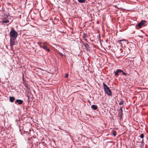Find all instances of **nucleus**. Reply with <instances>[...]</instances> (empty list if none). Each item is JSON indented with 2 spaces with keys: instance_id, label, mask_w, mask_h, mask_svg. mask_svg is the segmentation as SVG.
<instances>
[{
  "instance_id": "nucleus-1",
  "label": "nucleus",
  "mask_w": 148,
  "mask_h": 148,
  "mask_svg": "<svg viewBox=\"0 0 148 148\" xmlns=\"http://www.w3.org/2000/svg\"><path fill=\"white\" fill-rule=\"evenodd\" d=\"M18 35V33L12 28L10 33V38L16 39Z\"/></svg>"
},
{
  "instance_id": "nucleus-2",
  "label": "nucleus",
  "mask_w": 148,
  "mask_h": 148,
  "mask_svg": "<svg viewBox=\"0 0 148 148\" xmlns=\"http://www.w3.org/2000/svg\"><path fill=\"white\" fill-rule=\"evenodd\" d=\"M103 85L104 87V90L105 93L109 96H111L112 92L109 88L104 82L103 83Z\"/></svg>"
},
{
  "instance_id": "nucleus-3",
  "label": "nucleus",
  "mask_w": 148,
  "mask_h": 148,
  "mask_svg": "<svg viewBox=\"0 0 148 148\" xmlns=\"http://www.w3.org/2000/svg\"><path fill=\"white\" fill-rule=\"evenodd\" d=\"M38 45L40 47L44 49L46 51L49 52L50 49L47 48V46L48 45V43L47 42H39L38 43Z\"/></svg>"
},
{
  "instance_id": "nucleus-4",
  "label": "nucleus",
  "mask_w": 148,
  "mask_h": 148,
  "mask_svg": "<svg viewBox=\"0 0 148 148\" xmlns=\"http://www.w3.org/2000/svg\"><path fill=\"white\" fill-rule=\"evenodd\" d=\"M146 23V21L145 20H142L138 24V26L140 28H141L142 26H145V24Z\"/></svg>"
},
{
  "instance_id": "nucleus-5",
  "label": "nucleus",
  "mask_w": 148,
  "mask_h": 148,
  "mask_svg": "<svg viewBox=\"0 0 148 148\" xmlns=\"http://www.w3.org/2000/svg\"><path fill=\"white\" fill-rule=\"evenodd\" d=\"M16 39L13 38H10V44L11 47V49H12L13 48V46L15 44V40Z\"/></svg>"
},
{
  "instance_id": "nucleus-6",
  "label": "nucleus",
  "mask_w": 148,
  "mask_h": 148,
  "mask_svg": "<svg viewBox=\"0 0 148 148\" xmlns=\"http://www.w3.org/2000/svg\"><path fill=\"white\" fill-rule=\"evenodd\" d=\"M23 103V101L21 99H17L16 100L15 103H17L18 105L22 104Z\"/></svg>"
},
{
  "instance_id": "nucleus-7",
  "label": "nucleus",
  "mask_w": 148,
  "mask_h": 148,
  "mask_svg": "<svg viewBox=\"0 0 148 148\" xmlns=\"http://www.w3.org/2000/svg\"><path fill=\"white\" fill-rule=\"evenodd\" d=\"M119 115L120 116H121L123 115V110L122 107H121L119 110Z\"/></svg>"
},
{
  "instance_id": "nucleus-8",
  "label": "nucleus",
  "mask_w": 148,
  "mask_h": 148,
  "mask_svg": "<svg viewBox=\"0 0 148 148\" xmlns=\"http://www.w3.org/2000/svg\"><path fill=\"white\" fill-rule=\"evenodd\" d=\"M123 72V71L121 69H118L115 73V75H117L119 74V73Z\"/></svg>"
},
{
  "instance_id": "nucleus-9",
  "label": "nucleus",
  "mask_w": 148,
  "mask_h": 148,
  "mask_svg": "<svg viewBox=\"0 0 148 148\" xmlns=\"http://www.w3.org/2000/svg\"><path fill=\"white\" fill-rule=\"evenodd\" d=\"M10 101L11 102H13L14 101L15 98L13 97H9Z\"/></svg>"
},
{
  "instance_id": "nucleus-10",
  "label": "nucleus",
  "mask_w": 148,
  "mask_h": 148,
  "mask_svg": "<svg viewBox=\"0 0 148 148\" xmlns=\"http://www.w3.org/2000/svg\"><path fill=\"white\" fill-rule=\"evenodd\" d=\"M124 40H120L118 41L117 43L119 44V45L120 47H121L122 46V44L121 42Z\"/></svg>"
},
{
  "instance_id": "nucleus-11",
  "label": "nucleus",
  "mask_w": 148,
  "mask_h": 148,
  "mask_svg": "<svg viewBox=\"0 0 148 148\" xmlns=\"http://www.w3.org/2000/svg\"><path fill=\"white\" fill-rule=\"evenodd\" d=\"M91 107L95 110H96L97 109V106L96 105H93L91 106Z\"/></svg>"
},
{
  "instance_id": "nucleus-12",
  "label": "nucleus",
  "mask_w": 148,
  "mask_h": 148,
  "mask_svg": "<svg viewBox=\"0 0 148 148\" xmlns=\"http://www.w3.org/2000/svg\"><path fill=\"white\" fill-rule=\"evenodd\" d=\"M80 3H84L85 2L86 0H77Z\"/></svg>"
},
{
  "instance_id": "nucleus-13",
  "label": "nucleus",
  "mask_w": 148,
  "mask_h": 148,
  "mask_svg": "<svg viewBox=\"0 0 148 148\" xmlns=\"http://www.w3.org/2000/svg\"><path fill=\"white\" fill-rule=\"evenodd\" d=\"M9 21L8 20H4L2 22V23H9Z\"/></svg>"
},
{
  "instance_id": "nucleus-14",
  "label": "nucleus",
  "mask_w": 148,
  "mask_h": 148,
  "mask_svg": "<svg viewBox=\"0 0 148 148\" xmlns=\"http://www.w3.org/2000/svg\"><path fill=\"white\" fill-rule=\"evenodd\" d=\"M144 135L143 134H141L140 136V137L142 138H144Z\"/></svg>"
},
{
  "instance_id": "nucleus-15",
  "label": "nucleus",
  "mask_w": 148,
  "mask_h": 148,
  "mask_svg": "<svg viewBox=\"0 0 148 148\" xmlns=\"http://www.w3.org/2000/svg\"><path fill=\"white\" fill-rule=\"evenodd\" d=\"M123 102L122 101H121L120 103H119V104L120 105H122L123 104Z\"/></svg>"
},
{
  "instance_id": "nucleus-16",
  "label": "nucleus",
  "mask_w": 148,
  "mask_h": 148,
  "mask_svg": "<svg viewBox=\"0 0 148 148\" xmlns=\"http://www.w3.org/2000/svg\"><path fill=\"white\" fill-rule=\"evenodd\" d=\"M59 54L60 56H63V54L61 53H59Z\"/></svg>"
},
{
  "instance_id": "nucleus-17",
  "label": "nucleus",
  "mask_w": 148,
  "mask_h": 148,
  "mask_svg": "<svg viewBox=\"0 0 148 148\" xmlns=\"http://www.w3.org/2000/svg\"><path fill=\"white\" fill-rule=\"evenodd\" d=\"M122 72V73H123V75H127L126 73L125 72H124L123 71V72Z\"/></svg>"
},
{
  "instance_id": "nucleus-18",
  "label": "nucleus",
  "mask_w": 148,
  "mask_h": 148,
  "mask_svg": "<svg viewBox=\"0 0 148 148\" xmlns=\"http://www.w3.org/2000/svg\"><path fill=\"white\" fill-rule=\"evenodd\" d=\"M113 135L114 136H115L116 135V132H114V133H113Z\"/></svg>"
},
{
  "instance_id": "nucleus-19",
  "label": "nucleus",
  "mask_w": 148,
  "mask_h": 148,
  "mask_svg": "<svg viewBox=\"0 0 148 148\" xmlns=\"http://www.w3.org/2000/svg\"><path fill=\"white\" fill-rule=\"evenodd\" d=\"M141 143L142 144H143L144 143L143 142V139H142V141H141Z\"/></svg>"
},
{
  "instance_id": "nucleus-20",
  "label": "nucleus",
  "mask_w": 148,
  "mask_h": 148,
  "mask_svg": "<svg viewBox=\"0 0 148 148\" xmlns=\"http://www.w3.org/2000/svg\"><path fill=\"white\" fill-rule=\"evenodd\" d=\"M68 74H66V75H65V77H68Z\"/></svg>"
},
{
  "instance_id": "nucleus-21",
  "label": "nucleus",
  "mask_w": 148,
  "mask_h": 148,
  "mask_svg": "<svg viewBox=\"0 0 148 148\" xmlns=\"http://www.w3.org/2000/svg\"><path fill=\"white\" fill-rule=\"evenodd\" d=\"M86 45H87V46H88V44H86Z\"/></svg>"
},
{
  "instance_id": "nucleus-22",
  "label": "nucleus",
  "mask_w": 148,
  "mask_h": 148,
  "mask_svg": "<svg viewBox=\"0 0 148 148\" xmlns=\"http://www.w3.org/2000/svg\"><path fill=\"white\" fill-rule=\"evenodd\" d=\"M86 46H87V45H86V46H85V47H87Z\"/></svg>"
},
{
  "instance_id": "nucleus-23",
  "label": "nucleus",
  "mask_w": 148,
  "mask_h": 148,
  "mask_svg": "<svg viewBox=\"0 0 148 148\" xmlns=\"http://www.w3.org/2000/svg\"><path fill=\"white\" fill-rule=\"evenodd\" d=\"M86 46H87V45H86V46H85V47H87Z\"/></svg>"
}]
</instances>
